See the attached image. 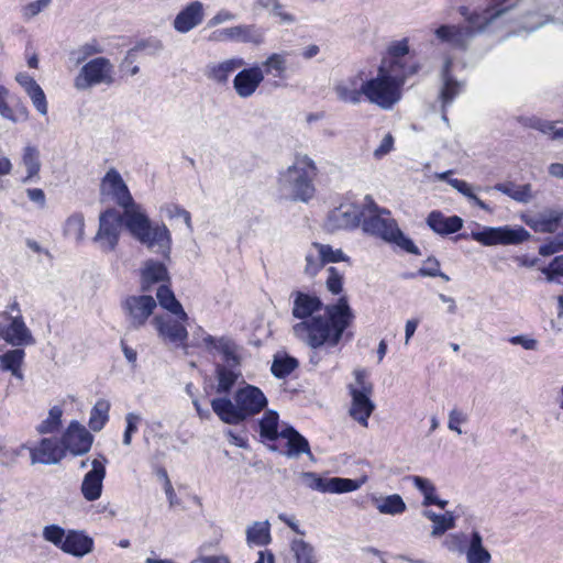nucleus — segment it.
<instances>
[{"mask_svg": "<svg viewBox=\"0 0 563 563\" xmlns=\"http://www.w3.org/2000/svg\"><path fill=\"white\" fill-rule=\"evenodd\" d=\"M398 64L380 65L377 76L366 80L365 98L382 109L389 110L401 99V88L407 76L398 70Z\"/></svg>", "mask_w": 563, "mask_h": 563, "instance_id": "nucleus-4", "label": "nucleus"}, {"mask_svg": "<svg viewBox=\"0 0 563 563\" xmlns=\"http://www.w3.org/2000/svg\"><path fill=\"white\" fill-rule=\"evenodd\" d=\"M560 251H563V235L562 234L554 236L548 243L541 245L539 249V254L542 256H550Z\"/></svg>", "mask_w": 563, "mask_h": 563, "instance_id": "nucleus-64", "label": "nucleus"}, {"mask_svg": "<svg viewBox=\"0 0 563 563\" xmlns=\"http://www.w3.org/2000/svg\"><path fill=\"white\" fill-rule=\"evenodd\" d=\"M123 209L124 211L121 213L123 222L132 236L148 250L167 258L172 247V238L167 227L164 224L152 225L150 219L134 201Z\"/></svg>", "mask_w": 563, "mask_h": 563, "instance_id": "nucleus-3", "label": "nucleus"}, {"mask_svg": "<svg viewBox=\"0 0 563 563\" xmlns=\"http://www.w3.org/2000/svg\"><path fill=\"white\" fill-rule=\"evenodd\" d=\"M20 166L25 170V176L22 178L23 184L40 179L42 168L41 153L35 145L27 144L22 148Z\"/></svg>", "mask_w": 563, "mask_h": 563, "instance_id": "nucleus-29", "label": "nucleus"}, {"mask_svg": "<svg viewBox=\"0 0 563 563\" xmlns=\"http://www.w3.org/2000/svg\"><path fill=\"white\" fill-rule=\"evenodd\" d=\"M106 476V459H95L91 461V470L85 475L81 483V494L88 501H95L100 498L102 493V483Z\"/></svg>", "mask_w": 563, "mask_h": 563, "instance_id": "nucleus-22", "label": "nucleus"}, {"mask_svg": "<svg viewBox=\"0 0 563 563\" xmlns=\"http://www.w3.org/2000/svg\"><path fill=\"white\" fill-rule=\"evenodd\" d=\"M413 486L423 495V506L435 505L441 509H444L448 505V500H442L437 496V488L434 484L426 477L413 476Z\"/></svg>", "mask_w": 563, "mask_h": 563, "instance_id": "nucleus-39", "label": "nucleus"}, {"mask_svg": "<svg viewBox=\"0 0 563 563\" xmlns=\"http://www.w3.org/2000/svg\"><path fill=\"white\" fill-rule=\"evenodd\" d=\"M409 53V46L407 40H401L393 43L388 47V57L385 58L380 65H386L387 67H391L398 64V70L404 74V76H408L412 73V69L407 66L404 58Z\"/></svg>", "mask_w": 563, "mask_h": 563, "instance_id": "nucleus-35", "label": "nucleus"}, {"mask_svg": "<svg viewBox=\"0 0 563 563\" xmlns=\"http://www.w3.org/2000/svg\"><path fill=\"white\" fill-rule=\"evenodd\" d=\"M563 219L562 208H548L538 214L525 218V222L537 232H554Z\"/></svg>", "mask_w": 563, "mask_h": 563, "instance_id": "nucleus-26", "label": "nucleus"}, {"mask_svg": "<svg viewBox=\"0 0 563 563\" xmlns=\"http://www.w3.org/2000/svg\"><path fill=\"white\" fill-rule=\"evenodd\" d=\"M290 551L296 563H317L314 548L302 539H294L290 544Z\"/></svg>", "mask_w": 563, "mask_h": 563, "instance_id": "nucleus-46", "label": "nucleus"}, {"mask_svg": "<svg viewBox=\"0 0 563 563\" xmlns=\"http://www.w3.org/2000/svg\"><path fill=\"white\" fill-rule=\"evenodd\" d=\"M52 0H36L25 4L22 8V15L25 20H31L42 11L48 8Z\"/></svg>", "mask_w": 563, "mask_h": 563, "instance_id": "nucleus-61", "label": "nucleus"}, {"mask_svg": "<svg viewBox=\"0 0 563 563\" xmlns=\"http://www.w3.org/2000/svg\"><path fill=\"white\" fill-rule=\"evenodd\" d=\"M113 66L109 59L97 57L85 64L74 80L78 90H86L97 85H110L113 81Z\"/></svg>", "mask_w": 563, "mask_h": 563, "instance_id": "nucleus-10", "label": "nucleus"}, {"mask_svg": "<svg viewBox=\"0 0 563 563\" xmlns=\"http://www.w3.org/2000/svg\"><path fill=\"white\" fill-rule=\"evenodd\" d=\"M92 549V538L88 537L82 531L69 530L62 551L74 556L82 558L89 554Z\"/></svg>", "mask_w": 563, "mask_h": 563, "instance_id": "nucleus-30", "label": "nucleus"}, {"mask_svg": "<svg viewBox=\"0 0 563 563\" xmlns=\"http://www.w3.org/2000/svg\"><path fill=\"white\" fill-rule=\"evenodd\" d=\"M467 563H492V554L483 544V537L473 531L465 551Z\"/></svg>", "mask_w": 563, "mask_h": 563, "instance_id": "nucleus-37", "label": "nucleus"}, {"mask_svg": "<svg viewBox=\"0 0 563 563\" xmlns=\"http://www.w3.org/2000/svg\"><path fill=\"white\" fill-rule=\"evenodd\" d=\"M131 327L139 329L145 324L148 317L156 307V301L152 296H130L122 303Z\"/></svg>", "mask_w": 563, "mask_h": 563, "instance_id": "nucleus-15", "label": "nucleus"}, {"mask_svg": "<svg viewBox=\"0 0 563 563\" xmlns=\"http://www.w3.org/2000/svg\"><path fill=\"white\" fill-rule=\"evenodd\" d=\"M468 421L467 415L462 411L461 409L453 408L449 412V419H448V428L451 431L456 432L459 435L463 433L461 426L465 424Z\"/></svg>", "mask_w": 563, "mask_h": 563, "instance_id": "nucleus-58", "label": "nucleus"}, {"mask_svg": "<svg viewBox=\"0 0 563 563\" xmlns=\"http://www.w3.org/2000/svg\"><path fill=\"white\" fill-rule=\"evenodd\" d=\"M246 541L251 545H266L271 542V526L268 521H255L246 528Z\"/></svg>", "mask_w": 563, "mask_h": 563, "instance_id": "nucleus-43", "label": "nucleus"}, {"mask_svg": "<svg viewBox=\"0 0 563 563\" xmlns=\"http://www.w3.org/2000/svg\"><path fill=\"white\" fill-rule=\"evenodd\" d=\"M435 36L441 42L448 43L453 47L465 48L473 38V33L470 29L455 25H442L435 30Z\"/></svg>", "mask_w": 563, "mask_h": 563, "instance_id": "nucleus-31", "label": "nucleus"}, {"mask_svg": "<svg viewBox=\"0 0 563 563\" xmlns=\"http://www.w3.org/2000/svg\"><path fill=\"white\" fill-rule=\"evenodd\" d=\"M452 170H446L443 173L435 174V178L439 180H445L451 187L462 194L466 199H468L472 203L477 206L484 211L492 212V208L483 201L478 196L477 191L481 190V187H475L472 184H468L465 180L457 178H450Z\"/></svg>", "mask_w": 563, "mask_h": 563, "instance_id": "nucleus-27", "label": "nucleus"}, {"mask_svg": "<svg viewBox=\"0 0 563 563\" xmlns=\"http://www.w3.org/2000/svg\"><path fill=\"white\" fill-rule=\"evenodd\" d=\"M24 355L25 353L21 349L11 350L0 355L1 369L9 371L13 376L22 379L23 375L21 372V365L23 363Z\"/></svg>", "mask_w": 563, "mask_h": 563, "instance_id": "nucleus-44", "label": "nucleus"}, {"mask_svg": "<svg viewBox=\"0 0 563 563\" xmlns=\"http://www.w3.org/2000/svg\"><path fill=\"white\" fill-rule=\"evenodd\" d=\"M100 189L103 196H110L121 207H125L133 202L128 186L119 172L114 168H110L106 173L101 180Z\"/></svg>", "mask_w": 563, "mask_h": 563, "instance_id": "nucleus-21", "label": "nucleus"}, {"mask_svg": "<svg viewBox=\"0 0 563 563\" xmlns=\"http://www.w3.org/2000/svg\"><path fill=\"white\" fill-rule=\"evenodd\" d=\"M63 409L60 406H54L49 409L48 416L38 426V433H53L58 430L62 422Z\"/></svg>", "mask_w": 563, "mask_h": 563, "instance_id": "nucleus-49", "label": "nucleus"}, {"mask_svg": "<svg viewBox=\"0 0 563 563\" xmlns=\"http://www.w3.org/2000/svg\"><path fill=\"white\" fill-rule=\"evenodd\" d=\"M64 235L80 242L85 235V218L82 213L75 212L70 214L64 223Z\"/></svg>", "mask_w": 563, "mask_h": 563, "instance_id": "nucleus-47", "label": "nucleus"}, {"mask_svg": "<svg viewBox=\"0 0 563 563\" xmlns=\"http://www.w3.org/2000/svg\"><path fill=\"white\" fill-rule=\"evenodd\" d=\"M549 282H560L563 278V255L556 256L548 267L542 268Z\"/></svg>", "mask_w": 563, "mask_h": 563, "instance_id": "nucleus-59", "label": "nucleus"}, {"mask_svg": "<svg viewBox=\"0 0 563 563\" xmlns=\"http://www.w3.org/2000/svg\"><path fill=\"white\" fill-rule=\"evenodd\" d=\"M168 279V272L164 264L148 260L142 269V287L147 290L151 285Z\"/></svg>", "mask_w": 563, "mask_h": 563, "instance_id": "nucleus-41", "label": "nucleus"}, {"mask_svg": "<svg viewBox=\"0 0 563 563\" xmlns=\"http://www.w3.org/2000/svg\"><path fill=\"white\" fill-rule=\"evenodd\" d=\"M298 366V361L290 356L275 357L272 373L278 378L289 375Z\"/></svg>", "mask_w": 563, "mask_h": 563, "instance_id": "nucleus-51", "label": "nucleus"}, {"mask_svg": "<svg viewBox=\"0 0 563 563\" xmlns=\"http://www.w3.org/2000/svg\"><path fill=\"white\" fill-rule=\"evenodd\" d=\"M366 79L362 73L339 79L333 84V91L338 100L344 103L358 104L365 97Z\"/></svg>", "mask_w": 563, "mask_h": 563, "instance_id": "nucleus-16", "label": "nucleus"}, {"mask_svg": "<svg viewBox=\"0 0 563 563\" xmlns=\"http://www.w3.org/2000/svg\"><path fill=\"white\" fill-rule=\"evenodd\" d=\"M280 437L287 440L286 455L289 459H297L301 454H307L311 456V451L307 439L303 438L294 428L284 429L280 432Z\"/></svg>", "mask_w": 563, "mask_h": 563, "instance_id": "nucleus-34", "label": "nucleus"}, {"mask_svg": "<svg viewBox=\"0 0 563 563\" xmlns=\"http://www.w3.org/2000/svg\"><path fill=\"white\" fill-rule=\"evenodd\" d=\"M305 261V273L314 276L324 264L344 261V254L329 245L312 243L306 251Z\"/></svg>", "mask_w": 563, "mask_h": 563, "instance_id": "nucleus-14", "label": "nucleus"}, {"mask_svg": "<svg viewBox=\"0 0 563 563\" xmlns=\"http://www.w3.org/2000/svg\"><path fill=\"white\" fill-rule=\"evenodd\" d=\"M327 280H325V286H327V289L334 294V295H338L342 291V275L336 271V268L334 267H329L327 269Z\"/></svg>", "mask_w": 563, "mask_h": 563, "instance_id": "nucleus-62", "label": "nucleus"}, {"mask_svg": "<svg viewBox=\"0 0 563 563\" xmlns=\"http://www.w3.org/2000/svg\"><path fill=\"white\" fill-rule=\"evenodd\" d=\"M362 216L361 209L351 202L341 203L333 209L327 221L329 230H346L357 227Z\"/></svg>", "mask_w": 563, "mask_h": 563, "instance_id": "nucleus-23", "label": "nucleus"}, {"mask_svg": "<svg viewBox=\"0 0 563 563\" xmlns=\"http://www.w3.org/2000/svg\"><path fill=\"white\" fill-rule=\"evenodd\" d=\"M101 52V48L96 43H86L78 47L77 49L73 51L70 54L71 59L75 62V64L82 63L86 58L89 56H92L95 54H98Z\"/></svg>", "mask_w": 563, "mask_h": 563, "instance_id": "nucleus-57", "label": "nucleus"}, {"mask_svg": "<svg viewBox=\"0 0 563 563\" xmlns=\"http://www.w3.org/2000/svg\"><path fill=\"white\" fill-rule=\"evenodd\" d=\"M210 38L216 42H241L261 45L264 43L265 35L264 31L254 24H240L217 30L211 33Z\"/></svg>", "mask_w": 563, "mask_h": 563, "instance_id": "nucleus-13", "label": "nucleus"}, {"mask_svg": "<svg viewBox=\"0 0 563 563\" xmlns=\"http://www.w3.org/2000/svg\"><path fill=\"white\" fill-rule=\"evenodd\" d=\"M314 176V162L307 155L297 156L294 164L280 173L279 191L285 198L308 201L313 196Z\"/></svg>", "mask_w": 563, "mask_h": 563, "instance_id": "nucleus-5", "label": "nucleus"}, {"mask_svg": "<svg viewBox=\"0 0 563 563\" xmlns=\"http://www.w3.org/2000/svg\"><path fill=\"white\" fill-rule=\"evenodd\" d=\"M290 298L291 314L298 320L292 324V333L313 350L335 346L354 317L345 297L328 306L319 297L300 290L292 291Z\"/></svg>", "mask_w": 563, "mask_h": 563, "instance_id": "nucleus-1", "label": "nucleus"}, {"mask_svg": "<svg viewBox=\"0 0 563 563\" xmlns=\"http://www.w3.org/2000/svg\"><path fill=\"white\" fill-rule=\"evenodd\" d=\"M372 501L383 515H400L406 510V504L400 495L374 496Z\"/></svg>", "mask_w": 563, "mask_h": 563, "instance_id": "nucleus-40", "label": "nucleus"}, {"mask_svg": "<svg viewBox=\"0 0 563 563\" xmlns=\"http://www.w3.org/2000/svg\"><path fill=\"white\" fill-rule=\"evenodd\" d=\"M466 537L464 533L448 534L443 541V547L453 553H465Z\"/></svg>", "mask_w": 563, "mask_h": 563, "instance_id": "nucleus-55", "label": "nucleus"}, {"mask_svg": "<svg viewBox=\"0 0 563 563\" xmlns=\"http://www.w3.org/2000/svg\"><path fill=\"white\" fill-rule=\"evenodd\" d=\"M141 416L135 412H129L125 416L126 428L123 434V444L129 446L132 442V435L137 431Z\"/></svg>", "mask_w": 563, "mask_h": 563, "instance_id": "nucleus-60", "label": "nucleus"}, {"mask_svg": "<svg viewBox=\"0 0 563 563\" xmlns=\"http://www.w3.org/2000/svg\"><path fill=\"white\" fill-rule=\"evenodd\" d=\"M303 484L310 489L321 493L343 494L351 493L358 489L364 483L365 478L351 479L342 477L323 478L314 473L306 472L301 475Z\"/></svg>", "mask_w": 563, "mask_h": 563, "instance_id": "nucleus-12", "label": "nucleus"}, {"mask_svg": "<svg viewBox=\"0 0 563 563\" xmlns=\"http://www.w3.org/2000/svg\"><path fill=\"white\" fill-rule=\"evenodd\" d=\"M123 223L122 214L113 209L102 212L99 217V229L95 236V242L100 249L110 252L118 244L121 228Z\"/></svg>", "mask_w": 563, "mask_h": 563, "instance_id": "nucleus-11", "label": "nucleus"}, {"mask_svg": "<svg viewBox=\"0 0 563 563\" xmlns=\"http://www.w3.org/2000/svg\"><path fill=\"white\" fill-rule=\"evenodd\" d=\"M246 65L242 57H231L221 62H211L205 68V76L217 82L227 84L229 77Z\"/></svg>", "mask_w": 563, "mask_h": 563, "instance_id": "nucleus-25", "label": "nucleus"}, {"mask_svg": "<svg viewBox=\"0 0 563 563\" xmlns=\"http://www.w3.org/2000/svg\"><path fill=\"white\" fill-rule=\"evenodd\" d=\"M508 11L509 8H487L482 12H471L470 15L466 16V21L470 24L466 29H470L473 34L474 32H484L490 24L505 15Z\"/></svg>", "mask_w": 563, "mask_h": 563, "instance_id": "nucleus-33", "label": "nucleus"}, {"mask_svg": "<svg viewBox=\"0 0 563 563\" xmlns=\"http://www.w3.org/2000/svg\"><path fill=\"white\" fill-rule=\"evenodd\" d=\"M240 373L225 366H219L217 369V393H228L235 384Z\"/></svg>", "mask_w": 563, "mask_h": 563, "instance_id": "nucleus-50", "label": "nucleus"}, {"mask_svg": "<svg viewBox=\"0 0 563 563\" xmlns=\"http://www.w3.org/2000/svg\"><path fill=\"white\" fill-rule=\"evenodd\" d=\"M263 66L266 68V73L269 74L272 70H275L278 75H282L286 70V54L285 53H274L269 55Z\"/></svg>", "mask_w": 563, "mask_h": 563, "instance_id": "nucleus-56", "label": "nucleus"}, {"mask_svg": "<svg viewBox=\"0 0 563 563\" xmlns=\"http://www.w3.org/2000/svg\"><path fill=\"white\" fill-rule=\"evenodd\" d=\"M162 210L164 211L165 216L170 220H173V219L183 220L188 232L192 233L194 228H192V223H191V217L187 210L180 208L177 205H166L165 207H163Z\"/></svg>", "mask_w": 563, "mask_h": 563, "instance_id": "nucleus-53", "label": "nucleus"}, {"mask_svg": "<svg viewBox=\"0 0 563 563\" xmlns=\"http://www.w3.org/2000/svg\"><path fill=\"white\" fill-rule=\"evenodd\" d=\"M452 65V60L448 58L444 62L443 69H442V79H443V87L441 89V100H442V108L444 109L448 104H450L453 99L460 95L462 91V82H459L454 80L449 71L450 67Z\"/></svg>", "mask_w": 563, "mask_h": 563, "instance_id": "nucleus-38", "label": "nucleus"}, {"mask_svg": "<svg viewBox=\"0 0 563 563\" xmlns=\"http://www.w3.org/2000/svg\"><path fill=\"white\" fill-rule=\"evenodd\" d=\"M354 382L349 385L351 395L350 416L361 426H368V418L375 410V404L371 399L373 384L367 380V373L364 369L353 372Z\"/></svg>", "mask_w": 563, "mask_h": 563, "instance_id": "nucleus-7", "label": "nucleus"}, {"mask_svg": "<svg viewBox=\"0 0 563 563\" xmlns=\"http://www.w3.org/2000/svg\"><path fill=\"white\" fill-rule=\"evenodd\" d=\"M178 320H174L169 317H156L154 323L158 332L159 338L168 344L176 347L181 346L186 353H188V345L185 343L188 332L186 327Z\"/></svg>", "mask_w": 563, "mask_h": 563, "instance_id": "nucleus-18", "label": "nucleus"}, {"mask_svg": "<svg viewBox=\"0 0 563 563\" xmlns=\"http://www.w3.org/2000/svg\"><path fill=\"white\" fill-rule=\"evenodd\" d=\"M27 96L31 98L36 110L41 114L45 115L47 113V102L43 89L37 86L36 88H33V90H31Z\"/></svg>", "mask_w": 563, "mask_h": 563, "instance_id": "nucleus-63", "label": "nucleus"}, {"mask_svg": "<svg viewBox=\"0 0 563 563\" xmlns=\"http://www.w3.org/2000/svg\"><path fill=\"white\" fill-rule=\"evenodd\" d=\"M156 297L158 299L159 305L164 309L168 310L183 321H186L188 319V316L185 312L183 306L176 299L174 292L170 290L168 286H159L156 292Z\"/></svg>", "mask_w": 563, "mask_h": 563, "instance_id": "nucleus-42", "label": "nucleus"}, {"mask_svg": "<svg viewBox=\"0 0 563 563\" xmlns=\"http://www.w3.org/2000/svg\"><path fill=\"white\" fill-rule=\"evenodd\" d=\"M484 191L497 190L504 195H507L511 199L518 202L527 203L532 199L531 185L526 184L518 186L511 181L499 183L494 186H487L483 189Z\"/></svg>", "mask_w": 563, "mask_h": 563, "instance_id": "nucleus-36", "label": "nucleus"}, {"mask_svg": "<svg viewBox=\"0 0 563 563\" xmlns=\"http://www.w3.org/2000/svg\"><path fill=\"white\" fill-rule=\"evenodd\" d=\"M267 406V398L256 386L245 385L234 394L233 401L228 397L211 400L213 412L228 424H239L255 416Z\"/></svg>", "mask_w": 563, "mask_h": 563, "instance_id": "nucleus-2", "label": "nucleus"}, {"mask_svg": "<svg viewBox=\"0 0 563 563\" xmlns=\"http://www.w3.org/2000/svg\"><path fill=\"white\" fill-rule=\"evenodd\" d=\"M471 238L484 246L516 245L527 241L530 234L522 227H483L472 231Z\"/></svg>", "mask_w": 563, "mask_h": 563, "instance_id": "nucleus-9", "label": "nucleus"}, {"mask_svg": "<svg viewBox=\"0 0 563 563\" xmlns=\"http://www.w3.org/2000/svg\"><path fill=\"white\" fill-rule=\"evenodd\" d=\"M261 435L268 440H276L280 437L278 433V415L275 411H266L260 421Z\"/></svg>", "mask_w": 563, "mask_h": 563, "instance_id": "nucleus-48", "label": "nucleus"}, {"mask_svg": "<svg viewBox=\"0 0 563 563\" xmlns=\"http://www.w3.org/2000/svg\"><path fill=\"white\" fill-rule=\"evenodd\" d=\"M93 437L79 422L71 421L63 434L62 444L65 451H69L74 455H82L87 453L92 445Z\"/></svg>", "mask_w": 563, "mask_h": 563, "instance_id": "nucleus-19", "label": "nucleus"}, {"mask_svg": "<svg viewBox=\"0 0 563 563\" xmlns=\"http://www.w3.org/2000/svg\"><path fill=\"white\" fill-rule=\"evenodd\" d=\"M203 20V5L194 1L185 7L174 20V29L179 33H187L199 25Z\"/></svg>", "mask_w": 563, "mask_h": 563, "instance_id": "nucleus-28", "label": "nucleus"}, {"mask_svg": "<svg viewBox=\"0 0 563 563\" xmlns=\"http://www.w3.org/2000/svg\"><path fill=\"white\" fill-rule=\"evenodd\" d=\"M265 78V73L260 65L241 69L233 78V88L240 98H250L255 93Z\"/></svg>", "mask_w": 563, "mask_h": 563, "instance_id": "nucleus-20", "label": "nucleus"}, {"mask_svg": "<svg viewBox=\"0 0 563 563\" xmlns=\"http://www.w3.org/2000/svg\"><path fill=\"white\" fill-rule=\"evenodd\" d=\"M190 346L201 347L209 353L218 352L229 366H238L240 357L235 343L228 336L216 338L209 334L202 327H197L191 333Z\"/></svg>", "mask_w": 563, "mask_h": 563, "instance_id": "nucleus-8", "label": "nucleus"}, {"mask_svg": "<svg viewBox=\"0 0 563 563\" xmlns=\"http://www.w3.org/2000/svg\"><path fill=\"white\" fill-rule=\"evenodd\" d=\"M1 338L13 346H25L35 343V340L25 325L22 317H13L10 323L1 328Z\"/></svg>", "mask_w": 563, "mask_h": 563, "instance_id": "nucleus-24", "label": "nucleus"}, {"mask_svg": "<svg viewBox=\"0 0 563 563\" xmlns=\"http://www.w3.org/2000/svg\"><path fill=\"white\" fill-rule=\"evenodd\" d=\"M110 402L106 399H99L90 412L89 428L98 432L100 431L107 421L109 420Z\"/></svg>", "mask_w": 563, "mask_h": 563, "instance_id": "nucleus-45", "label": "nucleus"}, {"mask_svg": "<svg viewBox=\"0 0 563 563\" xmlns=\"http://www.w3.org/2000/svg\"><path fill=\"white\" fill-rule=\"evenodd\" d=\"M23 450L30 451L32 464H57L65 455L64 445H59V443L54 439H43L35 448H30L26 444H22L20 449L14 452V456L20 455L21 451Z\"/></svg>", "mask_w": 563, "mask_h": 563, "instance_id": "nucleus-17", "label": "nucleus"}, {"mask_svg": "<svg viewBox=\"0 0 563 563\" xmlns=\"http://www.w3.org/2000/svg\"><path fill=\"white\" fill-rule=\"evenodd\" d=\"M427 224L435 233L448 235L462 229L463 219L459 216L445 217L440 211H432L427 218Z\"/></svg>", "mask_w": 563, "mask_h": 563, "instance_id": "nucleus-32", "label": "nucleus"}, {"mask_svg": "<svg viewBox=\"0 0 563 563\" xmlns=\"http://www.w3.org/2000/svg\"><path fill=\"white\" fill-rule=\"evenodd\" d=\"M363 230L366 233L380 238L387 243L397 245L408 253L419 254L418 247L410 239L405 236L396 220L386 209L373 206V213L363 221Z\"/></svg>", "mask_w": 563, "mask_h": 563, "instance_id": "nucleus-6", "label": "nucleus"}, {"mask_svg": "<svg viewBox=\"0 0 563 563\" xmlns=\"http://www.w3.org/2000/svg\"><path fill=\"white\" fill-rule=\"evenodd\" d=\"M42 536L45 541L62 550L67 538V532L57 525H49L43 528Z\"/></svg>", "mask_w": 563, "mask_h": 563, "instance_id": "nucleus-52", "label": "nucleus"}, {"mask_svg": "<svg viewBox=\"0 0 563 563\" xmlns=\"http://www.w3.org/2000/svg\"><path fill=\"white\" fill-rule=\"evenodd\" d=\"M455 527V518L452 512L443 514L433 522L431 537L438 538Z\"/></svg>", "mask_w": 563, "mask_h": 563, "instance_id": "nucleus-54", "label": "nucleus"}]
</instances>
